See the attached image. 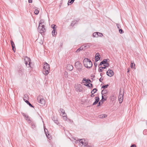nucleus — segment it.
Returning a JSON list of instances; mask_svg holds the SVG:
<instances>
[{
  "instance_id": "f257e3e1",
  "label": "nucleus",
  "mask_w": 147,
  "mask_h": 147,
  "mask_svg": "<svg viewBox=\"0 0 147 147\" xmlns=\"http://www.w3.org/2000/svg\"><path fill=\"white\" fill-rule=\"evenodd\" d=\"M83 63L84 66L87 68H90L92 67V64L91 61L88 59L86 58L84 59Z\"/></svg>"
},
{
  "instance_id": "f03ea898",
  "label": "nucleus",
  "mask_w": 147,
  "mask_h": 147,
  "mask_svg": "<svg viewBox=\"0 0 147 147\" xmlns=\"http://www.w3.org/2000/svg\"><path fill=\"white\" fill-rule=\"evenodd\" d=\"M49 65L47 63H45L43 66V74L47 75L49 73Z\"/></svg>"
},
{
  "instance_id": "7ed1b4c3",
  "label": "nucleus",
  "mask_w": 147,
  "mask_h": 147,
  "mask_svg": "<svg viewBox=\"0 0 147 147\" xmlns=\"http://www.w3.org/2000/svg\"><path fill=\"white\" fill-rule=\"evenodd\" d=\"M41 23H39L38 27V31L42 35H43L44 33L46 32V30L45 28L44 25H41Z\"/></svg>"
},
{
  "instance_id": "20e7f679",
  "label": "nucleus",
  "mask_w": 147,
  "mask_h": 147,
  "mask_svg": "<svg viewBox=\"0 0 147 147\" xmlns=\"http://www.w3.org/2000/svg\"><path fill=\"white\" fill-rule=\"evenodd\" d=\"M24 60L26 66L28 67H30V64L31 63L30 59L28 57H26L24 59Z\"/></svg>"
},
{
  "instance_id": "39448f33",
  "label": "nucleus",
  "mask_w": 147,
  "mask_h": 147,
  "mask_svg": "<svg viewBox=\"0 0 147 147\" xmlns=\"http://www.w3.org/2000/svg\"><path fill=\"white\" fill-rule=\"evenodd\" d=\"M78 142L79 143H81L82 144L81 145H84V146H86L88 144L87 141L83 139H80L79 140H76L75 143H78Z\"/></svg>"
},
{
  "instance_id": "423d86ee",
  "label": "nucleus",
  "mask_w": 147,
  "mask_h": 147,
  "mask_svg": "<svg viewBox=\"0 0 147 147\" xmlns=\"http://www.w3.org/2000/svg\"><path fill=\"white\" fill-rule=\"evenodd\" d=\"M37 101L40 103L42 105H44L45 103V101L44 99L42 98V96H39L37 98Z\"/></svg>"
},
{
  "instance_id": "0eeeda50",
  "label": "nucleus",
  "mask_w": 147,
  "mask_h": 147,
  "mask_svg": "<svg viewBox=\"0 0 147 147\" xmlns=\"http://www.w3.org/2000/svg\"><path fill=\"white\" fill-rule=\"evenodd\" d=\"M75 65L76 68L79 71L82 70V64L79 61H77L75 63Z\"/></svg>"
},
{
  "instance_id": "6e6552de",
  "label": "nucleus",
  "mask_w": 147,
  "mask_h": 147,
  "mask_svg": "<svg viewBox=\"0 0 147 147\" xmlns=\"http://www.w3.org/2000/svg\"><path fill=\"white\" fill-rule=\"evenodd\" d=\"M107 97L106 96V95L104 96H102V99L100 100L97 106H99L100 105V104H102L103 103V102L107 100Z\"/></svg>"
},
{
  "instance_id": "1a4fd4ad",
  "label": "nucleus",
  "mask_w": 147,
  "mask_h": 147,
  "mask_svg": "<svg viewBox=\"0 0 147 147\" xmlns=\"http://www.w3.org/2000/svg\"><path fill=\"white\" fill-rule=\"evenodd\" d=\"M94 45L91 43H88L84 44L82 46L85 49H87L90 47H93Z\"/></svg>"
},
{
  "instance_id": "9d476101",
  "label": "nucleus",
  "mask_w": 147,
  "mask_h": 147,
  "mask_svg": "<svg viewBox=\"0 0 147 147\" xmlns=\"http://www.w3.org/2000/svg\"><path fill=\"white\" fill-rule=\"evenodd\" d=\"M123 97V93H121V91H120L119 94L118 96L119 101V103H121L122 102Z\"/></svg>"
},
{
  "instance_id": "9b49d317",
  "label": "nucleus",
  "mask_w": 147,
  "mask_h": 147,
  "mask_svg": "<svg viewBox=\"0 0 147 147\" xmlns=\"http://www.w3.org/2000/svg\"><path fill=\"white\" fill-rule=\"evenodd\" d=\"M106 74L108 76L111 77L114 75V72L111 70L109 69L106 72Z\"/></svg>"
},
{
  "instance_id": "f8f14e48",
  "label": "nucleus",
  "mask_w": 147,
  "mask_h": 147,
  "mask_svg": "<svg viewBox=\"0 0 147 147\" xmlns=\"http://www.w3.org/2000/svg\"><path fill=\"white\" fill-rule=\"evenodd\" d=\"M75 87L76 91L80 92L82 91V88L81 85L78 84L75 85Z\"/></svg>"
},
{
  "instance_id": "ddd939ff",
  "label": "nucleus",
  "mask_w": 147,
  "mask_h": 147,
  "mask_svg": "<svg viewBox=\"0 0 147 147\" xmlns=\"http://www.w3.org/2000/svg\"><path fill=\"white\" fill-rule=\"evenodd\" d=\"M109 59H105L102 61H101L99 64V65H101L102 64L103 65V66L105 65L108 62H109Z\"/></svg>"
},
{
  "instance_id": "4468645a",
  "label": "nucleus",
  "mask_w": 147,
  "mask_h": 147,
  "mask_svg": "<svg viewBox=\"0 0 147 147\" xmlns=\"http://www.w3.org/2000/svg\"><path fill=\"white\" fill-rule=\"evenodd\" d=\"M44 129L45 132L46 134V135L47 137L49 139H50L51 138V137L50 135L49 134V132L48 131V130L45 128V127H44Z\"/></svg>"
},
{
  "instance_id": "2eb2a0df",
  "label": "nucleus",
  "mask_w": 147,
  "mask_h": 147,
  "mask_svg": "<svg viewBox=\"0 0 147 147\" xmlns=\"http://www.w3.org/2000/svg\"><path fill=\"white\" fill-rule=\"evenodd\" d=\"M95 98V101L92 104V105H93L96 104L98 102L99 100V98L98 96L96 97Z\"/></svg>"
},
{
  "instance_id": "dca6fc26",
  "label": "nucleus",
  "mask_w": 147,
  "mask_h": 147,
  "mask_svg": "<svg viewBox=\"0 0 147 147\" xmlns=\"http://www.w3.org/2000/svg\"><path fill=\"white\" fill-rule=\"evenodd\" d=\"M11 44L13 50L15 52L16 51L15 46L14 42L12 41H11Z\"/></svg>"
},
{
  "instance_id": "f3484780",
  "label": "nucleus",
  "mask_w": 147,
  "mask_h": 147,
  "mask_svg": "<svg viewBox=\"0 0 147 147\" xmlns=\"http://www.w3.org/2000/svg\"><path fill=\"white\" fill-rule=\"evenodd\" d=\"M100 55L98 53H97L95 57V61L97 62L100 59Z\"/></svg>"
},
{
  "instance_id": "a211bd4d",
  "label": "nucleus",
  "mask_w": 147,
  "mask_h": 147,
  "mask_svg": "<svg viewBox=\"0 0 147 147\" xmlns=\"http://www.w3.org/2000/svg\"><path fill=\"white\" fill-rule=\"evenodd\" d=\"M91 82L90 79H86L85 78H83L82 80V83H89Z\"/></svg>"
},
{
  "instance_id": "6ab92c4d",
  "label": "nucleus",
  "mask_w": 147,
  "mask_h": 147,
  "mask_svg": "<svg viewBox=\"0 0 147 147\" xmlns=\"http://www.w3.org/2000/svg\"><path fill=\"white\" fill-rule=\"evenodd\" d=\"M67 69L70 71H71L73 69V67L72 65H69L67 66Z\"/></svg>"
},
{
  "instance_id": "aec40b11",
  "label": "nucleus",
  "mask_w": 147,
  "mask_h": 147,
  "mask_svg": "<svg viewBox=\"0 0 147 147\" xmlns=\"http://www.w3.org/2000/svg\"><path fill=\"white\" fill-rule=\"evenodd\" d=\"M53 120L54 122L57 125H58L59 123L57 118H55V117H53Z\"/></svg>"
},
{
  "instance_id": "412c9836",
  "label": "nucleus",
  "mask_w": 147,
  "mask_h": 147,
  "mask_svg": "<svg viewBox=\"0 0 147 147\" xmlns=\"http://www.w3.org/2000/svg\"><path fill=\"white\" fill-rule=\"evenodd\" d=\"M52 34L53 36H56L57 34L56 30H53L52 32Z\"/></svg>"
},
{
  "instance_id": "4be33fe9",
  "label": "nucleus",
  "mask_w": 147,
  "mask_h": 147,
  "mask_svg": "<svg viewBox=\"0 0 147 147\" xmlns=\"http://www.w3.org/2000/svg\"><path fill=\"white\" fill-rule=\"evenodd\" d=\"M24 100L25 101V102L28 104L29 106L30 107H31L34 108V107L29 102V101H28V100H25V99H24Z\"/></svg>"
},
{
  "instance_id": "5701e85b",
  "label": "nucleus",
  "mask_w": 147,
  "mask_h": 147,
  "mask_svg": "<svg viewBox=\"0 0 147 147\" xmlns=\"http://www.w3.org/2000/svg\"><path fill=\"white\" fill-rule=\"evenodd\" d=\"M24 69L22 68H20L19 69V73L20 75H22L23 73Z\"/></svg>"
},
{
  "instance_id": "b1692460",
  "label": "nucleus",
  "mask_w": 147,
  "mask_h": 147,
  "mask_svg": "<svg viewBox=\"0 0 147 147\" xmlns=\"http://www.w3.org/2000/svg\"><path fill=\"white\" fill-rule=\"evenodd\" d=\"M107 93V91L106 90H102L101 93L102 95L106 94Z\"/></svg>"
},
{
  "instance_id": "393cba45",
  "label": "nucleus",
  "mask_w": 147,
  "mask_h": 147,
  "mask_svg": "<svg viewBox=\"0 0 147 147\" xmlns=\"http://www.w3.org/2000/svg\"><path fill=\"white\" fill-rule=\"evenodd\" d=\"M62 116L64 117L63 119L65 120H66L67 119V115L65 113H62Z\"/></svg>"
},
{
  "instance_id": "a878e982",
  "label": "nucleus",
  "mask_w": 147,
  "mask_h": 147,
  "mask_svg": "<svg viewBox=\"0 0 147 147\" xmlns=\"http://www.w3.org/2000/svg\"><path fill=\"white\" fill-rule=\"evenodd\" d=\"M83 47L82 46V47H80L79 48H78L76 51V52L78 53L80 52V51L81 50H82L84 48H83Z\"/></svg>"
},
{
  "instance_id": "bb28decb",
  "label": "nucleus",
  "mask_w": 147,
  "mask_h": 147,
  "mask_svg": "<svg viewBox=\"0 0 147 147\" xmlns=\"http://www.w3.org/2000/svg\"><path fill=\"white\" fill-rule=\"evenodd\" d=\"M75 0H69L68 2V5H71L74 2Z\"/></svg>"
},
{
  "instance_id": "cd10ccee",
  "label": "nucleus",
  "mask_w": 147,
  "mask_h": 147,
  "mask_svg": "<svg viewBox=\"0 0 147 147\" xmlns=\"http://www.w3.org/2000/svg\"><path fill=\"white\" fill-rule=\"evenodd\" d=\"M97 90V89L96 88H94L91 91V93L92 94H94L95 93Z\"/></svg>"
},
{
  "instance_id": "c85d7f7f",
  "label": "nucleus",
  "mask_w": 147,
  "mask_h": 147,
  "mask_svg": "<svg viewBox=\"0 0 147 147\" xmlns=\"http://www.w3.org/2000/svg\"><path fill=\"white\" fill-rule=\"evenodd\" d=\"M51 28L53 29V30H56L57 26L55 24H52L51 25Z\"/></svg>"
},
{
  "instance_id": "c756f323",
  "label": "nucleus",
  "mask_w": 147,
  "mask_h": 147,
  "mask_svg": "<svg viewBox=\"0 0 147 147\" xmlns=\"http://www.w3.org/2000/svg\"><path fill=\"white\" fill-rule=\"evenodd\" d=\"M107 117V115L106 114H103L99 116L100 118H103Z\"/></svg>"
},
{
  "instance_id": "7c9ffc66",
  "label": "nucleus",
  "mask_w": 147,
  "mask_h": 147,
  "mask_svg": "<svg viewBox=\"0 0 147 147\" xmlns=\"http://www.w3.org/2000/svg\"><path fill=\"white\" fill-rule=\"evenodd\" d=\"M77 21H74L71 23V26H74L77 22Z\"/></svg>"
},
{
  "instance_id": "2f4dec72",
  "label": "nucleus",
  "mask_w": 147,
  "mask_h": 147,
  "mask_svg": "<svg viewBox=\"0 0 147 147\" xmlns=\"http://www.w3.org/2000/svg\"><path fill=\"white\" fill-rule=\"evenodd\" d=\"M109 86L108 84L103 85L101 87V88H103L104 89H105L107 88Z\"/></svg>"
},
{
  "instance_id": "473e14b6",
  "label": "nucleus",
  "mask_w": 147,
  "mask_h": 147,
  "mask_svg": "<svg viewBox=\"0 0 147 147\" xmlns=\"http://www.w3.org/2000/svg\"><path fill=\"white\" fill-rule=\"evenodd\" d=\"M97 32H95L93 34V37H98Z\"/></svg>"
},
{
  "instance_id": "72a5a7b5",
  "label": "nucleus",
  "mask_w": 147,
  "mask_h": 147,
  "mask_svg": "<svg viewBox=\"0 0 147 147\" xmlns=\"http://www.w3.org/2000/svg\"><path fill=\"white\" fill-rule=\"evenodd\" d=\"M133 63L132 62H131V65H130L131 67L132 68L135 69L136 68H135V65L134 63V67L133 65Z\"/></svg>"
},
{
  "instance_id": "f704fd0d",
  "label": "nucleus",
  "mask_w": 147,
  "mask_h": 147,
  "mask_svg": "<svg viewBox=\"0 0 147 147\" xmlns=\"http://www.w3.org/2000/svg\"><path fill=\"white\" fill-rule=\"evenodd\" d=\"M97 34H97L98 37V36L102 37L103 36V34L102 33L99 32H97Z\"/></svg>"
},
{
  "instance_id": "c9c22d12",
  "label": "nucleus",
  "mask_w": 147,
  "mask_h": 147,
  "mask_svg": "<svg viewBox=\"0 0 147 147\" xmlns=\"http://www.w3.org/2000/svg\"><path fill=\"white\" fill-rule=\"evenodd\" d=\"M68 73L67 71H65L64 72V76L66 78L68 77Z\"/></svg>"
},
{
  "instance_id": "e433bc0d",
  "label": "nucleus",
  "mask_w": 147,
  "mask_h": 147,
  "mask_svg": "<svg viewBox=\"0 0 147 147\" xmlns=\"http://www.w3.org/2000/svg\"><path fill=\"white\" fill-rule=\"evenodd\" d=\"M25 119L27 120L28 121H30V119L29 118V117L28 116L26 115L25 117Z\"/></svg>"
},
{
  "instance_id": "4c0bfd02",
  "label": "nucleus",
  "mask_w": 147,
  "mask_h": 147,
  "mask_svg": "<svg viewBox=\"0 0 147 147\" xmlns=\"http://www.w3.org/2000/svg\"><path fill=\"white\" fill-rule=\"evenodd\" d=\"M34 13L36 15H37L39 13V11L38 10L36 9L34 11Z\"/></svg>"
},
{
  "instance_id": "58836bf2",
  "label": "nucleus",
  "mask_w": 147,
  "mask_h": 147,
  "mask_svg": "<svg viewBox=\"0 0 147 147\" xmlns=\"http://www.w3.org/2000/svg\"><path fill=\"white\" fill-rule=\"evenodd\" d=\"M143 134L145 135H147V130L145 129L143 131Z\"/></svg>"
},
{
  "instance_id": "ea45409f",
  "label": "nucleus",
  "mask_w": 147,
  "mask_h": 147,
  "mask_svg": "<svg viewBox=\"0 0 147 147\" xmlns=\"http://www.w3.org/2000/svg\"><path fill=\"white\" fill-rule=\"evenodd\" d=\"M119 32L121 34H122L124 32L123 30L121 29H120L119 30Z\"/></svg>"
},
{
  "instance_id": "a19ab883",
  "label": "nucleus",
  "mask_w": 147,
  "mask_h": 147,
  "mask_svg": "<svg viewBox=\"0 0 147 147\" xmlns=\"http://www.w3.org/2000/svg\"><path fill=\"white\" fill-rule=\"evenodd\" d=\"M109 66V62L107 63L106 64H105V65H104V66H106L107 67H108Z\"/></svg>"
},
{
  "instance_id": "79ce46f5",
  "label": "nucleus",
  "mask_w": 147,
  "mask_h": 147,
  "mask_svg": "<svg viewBox=\"0 0 147 147\" xmlns=\"http://www.w3.org/2000/svg\"><path fill=\"white\" fill-rule=\"evenodd\" d=\"M60 111L61 113L62 114L65 113V111L64 110L62 109H60Z\"/></svg>"
},
{
  "instance_id": "37998d69",
  "label": "nucleus",
  "mask_w": 147,
  "mask_h": 147,
  "mask_svg": "<svg viewBox=\"0 0 147 147\" xmlns=\"http://www.w3.org/2000/svg\"><path fill=\"white\" fill-rule=\"evenodd\" d=\"M102 69L103 68H101V67H100L98 69V71L99 72H101L102 71Z\"/></svg>"
},
{
  "instance_id": "c03bdc74",
  "label": "nucleus",
  "mask_w": 147,
  "mask_h": 147,
  "mask_svg": "<svg viewBox=\"0 0 147 147\" xmlns=\"http://www.w3.org/2000/svg\"><path fill=\"white\" fill-rule=\"evenodd\" d=\"M90 82H89V83L84 84V85L86 86H88L89 87H90Z\"/></svg>"
},
{
  "instance_id": "a18cd8bd",
  "label": "nucleus",
  "mask_w": 147,
  "mask_h": 147,
  "mask_svg": "<svg viewBox=\"0 0 147 147\" xmlns=\"http://www.w3.org/2000/svg\"><path fill=\"white\" fill-rule=\"evenodd\" d=\"M32 128H34L35 127V125L34 123H32Z\"/></svg>"
},
{
  "instance_id": "49530a36",
  "label": "nucleus",
  "mask_w": 147,
  "mask_h": 147,
  "mask_svg": "<svg viewBox=\"0 0 147 147\" xmlns=\"http://www.w3.org/2000/svg\"><path fill=\"white\" fill-rule=\"evenodd\" d=\"M89 87L90 88H92V84H90V87Z\"/></svg>"
},
{
  "instance_id": "de8ad7c7",
  "label": "nucleus",
  "mask_w": 147,
  "mask_h": 147,
  "mask_svg": "<svg viewBox=\"0 0 147 147\" xmlns=\"http://www.w3.org/2000/svg\"><path fill=\"white\" fill-rule=\"evenodd\" d=\"M43 20H41L40 22H39V23H41V25H42V22H43Z\"/></svg>"
},
{
  "instance_id": "09e8293b",
  "label": "nucleus",
  "mask_w": 147,
  "mask_h": 147,
  "mask_svg": "<svg viewBox=\"0 0 147 147\" xmlns=\"http://www.w3.org/2000/svg\"><path fill=\"white\" fill-rule=\"evenodd\" d=\"M117 27L118 28H119L120 27V25L119 24H117Z\"/></svg>"
},
{
  "instance_id": "8fccbe9b",
  "label": "nucleus",
  "mask_w": 147,
  "mask_h": 147,
  "mask_svg": "<svg viewBox=\"0 0 147 147\" xmlns=\"http://www.w3.org/2000/svg\"><path fill=\"white\" fill-rule=\"evenodd\" d=\"M130 147H136V146L135 144H133Z\"/></svg>"
},
{
  "instance_id": "3c124183",
  "label": "nucleus",
  "mask_w": 147,
  "mask_h": 147,
  "mask_svg": "<svg viewBox=\"0 0 147 147\" xmlns=\"http://www.w3.org/2000/svg\"><path fill=\"white\" fill-rule=\"evenodd\" d=\"M97 62L96 61V62H95L94 63V65L95 67H96L97 66V63H96Z\"/></svg>"
},
{
  "instance_id": "603ef678",
  "label": "nucleus",
  "mask_w": 147,
  "mask_h": 147,
  "mask_svg": "<svg viewBox=\"0 0 147 147\" xmlns=\"http://www.w3.org/2000/svg\"><path fill=\"white\" fill-rule=\"evenodd\" d=\"M103 80V79H102L101 78H100L99 80L100 82H101Z\"/></svg>"
},
{
  "instance_id": "864d4df0",
  "label": "nucleus",
  "mask_w": 147,
  "mask_h": 147,
  "mask_svg": "<svg viewBox=\"0 0 147 147\" xmlns=\"http://www.w3.org/2000/svg\"><path fill=\"white\" fill-rule=\"evenodd\" d=\"M28 2L29 3H32V0H28Z\"/></svg>"
},
{
  "instance_id": "5fc2aeb1",
  "label": "nucleus",
  "mask_w": 147,
  "mask_h": 147,
  "mask_svg": "<svg viewBox=\"0 0 147 147\" xmlns=\"http://www.w3.org/2000/svg\"><path fill=\"white\" fill-rule=\"evenodd\" d=\"M107 67L106 66H104V67H101V68H103V69H105Z\"/></svg>"
},
{
  "instance_id": "6e6d98bb",
  "label": "nucleus",
  "mask_w": 147,
  "mask_h": 147,
  "mask_svg": "<svg viewBox=\"0 0 147 147\" xmlns=\"http://www.w3.org/2000/svg\"><path fill=\"white\" fill-rule=\"evenodd\" d=\"M94 95L93 94H92L91 95H90V96L91 97H94Z\"/></svg>"
},
{
  "instance_id": "4d7b16f0",
  "label": "nucleus",
  "mask_w": 147,
  "mask_h": 147,
  "mask_svg": "<svg viewBox=\"0 0 147 147\" xmlns=\"http://www.w3.org/2000/svg\"><path fill=\"white\" fill-rule=\"evenodd\" d=\"M22 115L24 116V117H25L26 116V115L25 114H24V113L22 114Z\"/></svg>"
},
{
  "instance_id": "13d9d810",
  "label": "nucleus",
  "mask_w": 147,
  "mask_h": 147,
  "mask_svg": "<svg viewBox=\"0 0 147 147\" xmlns=\"http://www.w3.org/2000/svg\"><path fill=\"white\" fill-rule=\"evenodd\" d=\"M129 69H127V73H129Z\"/></svg>"
},
{
  "instance_id": "bf43d9fd",
  "label": "nucleus",
  "mask_w": 147,
  "mask_h": 147,
  "mask_svg": "<svg viewBox=\"0 0 147 147\" xmlns=\"http://www.w3.org/2000/svg\"><path fill=\"white\" fill-rule=\"evenodd\" d=\"M100 76H102V73H100Z\"/></svg>"
},
{
  "instance_id": "052dcab7",
  "label": "nucleus",
  "mask_w": 147,
  "mask_h": 147,
  "mask_svg": "<svg viewBox=\"0 0 147 147\" xmlns=\"http://www.w3.org/2000/svg\"><path fill=\"white\" fill-rule=\"evenodd\" d=\"M146 124L147 125V121H146Z\"/></svg>"
}]
</instances>
